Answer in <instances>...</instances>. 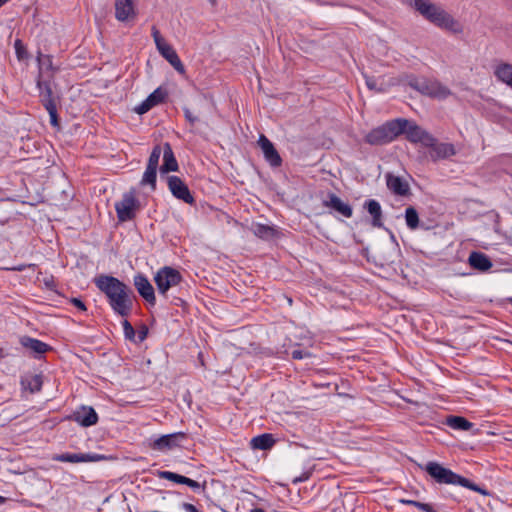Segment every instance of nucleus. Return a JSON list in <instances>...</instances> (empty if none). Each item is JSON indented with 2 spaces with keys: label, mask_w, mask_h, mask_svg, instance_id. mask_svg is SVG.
Wrapping results in <instances>:
<instances>
[{
  "label": "nucleus",
  "mask_w": 512,
  "mask_h": 512,
  "mask_svg": "<svg viewBox=\"0 0 512 512\" xmlns=\"http://www.w3.org/2000/svg\"><path fill=\"white\" fill-rule=\"evenodd\" d=\"M95 286L106 296L113 312L127 317L133 309L134 294L132 289L118 278L101 274L94 278Z\"/></svg>",
  "instance_id": "obj_1"
},
{
  "label": "nucleus",
  "mask_w": 512,
  "mask_h": 512,
  "mask_svg": "<svg viewBox=\"0 0 512 512\" xmlns=\"http://www.w3.org/2000/svg\"><path fill=\"white\" fill-rule=\"evenodd\" d=\"M421 468L427 472L438 484L459 485L472 491L478 492L484 496L491 495V493L485 488L442 466L438 462L429 461L424 466H421Z\"/></svg>",
  "instance_id": "obj_2"
},
{
  "label": "nucleus",
  "mask_w": 512,
  "mask_h": 512,
  "mask_svg": "<svg viewBox=\"0 0 512 512\" xmlns=\"http://www.w3.org/2000/svg\"><path fill=\"white\" fill-rule=\"evenodd\" d=\"M411 4L416 11L434 25L442 29L458 31V23L440 6L431 3L429 0H411Z\"/></svg>",
  "instance_id": "obj_3"
},
{
  "label": "nucleus",
  "mask_w": 512,
  "mask_h": 512,
  "mask_svg": "<svg viewBox=\"0 0 512 512\" xmlns=\"http://www.w3.org/2000/svg\"><path fill=\"white\" fill-rule=\"evenodd\" d=\"M407 119L396 118L372 129L364 138V141L372 146H382L394 141L403 134Z\"/></svg>",
  "instance_id": "obj_4"
},
{
  "label": "nucleus",
  "mask_w": 512,
  "mask_h": 512,
  "mask_svg": "<svg viewBox=\"0 0 512 512\" xmlns=\"http://www.w3.org/2000/svg\"><path fill=\"white\" fill-rule=\"evenodd\" d=\"M182 280L180 272L169 266L160 268L154 276L157 290L163 296H166L169 289L179 285Z\"/></svg>",
  "instance_id": "obj_5"
},
{
  "label": "nucleus",
  "mask_w": 512,
  "mask_h": 512,
  "mask_svg": "<svg viewBox=\"0 0 512 512\" xmlns=\"http://www.w3.org/2000/svg\"><path fill=\"white\" fill-rule=\"evenodd\" d=\"M140 203L133 192L125 193L122 199L115 203V210L120 222H127L135 218Z\"/></svg>",
  "instance_id": "obj_6"
},
{
  "label": "nucleus",
  "mask_w": 512,
  "mask_h": 512,
  "mask_svg": "<svg viewBox=\"0 0 512 512\" xmlns=\"http://www.w3.org/2000/svg\"><path fill=\"white\" fill-rule=\"evenodd\" d=\"M403 134L406 135V139L409 142L414 144L420 143L424 147L434 144V136L432 134L417 125L414 121H410L408 119L403 130Z\"/></svg>",
  "instance_id": "obj_7"
},
{
  "label": "nucleus",
  "mask_w": 512,
  "mask_h": 512,
  "mask_svg": "<svg viewBox=\"0 0 512 512\" xmlns=\"http://www.w3.org/2000/svg\"><path fill=\"white\" fill-rule=\"evenodd\" d=\"M167 183L170 192L175 198L190 205L194 204L195 199L188 186L178 176H169Z\"/></svg>",
  "instance_id": "obj_8"
},
{
  "label": "nucleus",
  "mask_w": 512,
  "mask_h": 512,
  "mask_svg": "<svg viewBox=\"0 0 512 512\" xmlns=\"http://www.w3.org/2000/svg\"><path fill=\"white\" fill-rule=\"evenodd\" d=\"M186 438V434L183 432H176L172 434L162 435L155 439L151 444L153 450L157 451H168L175 447L180 446V443Z\"/></svg>",
  "instance_id": "obj_9"
},
{
  "label": "nucleus",
  "mask_w": 512,
  "mask_h": 512,
  "mask_svg": "<svg viewBox=\"0 0 512 512\" xmlns=\"http://www.w3.org/2000/svg\"><path fill=\"white\" fill-rule=\"evenodd\" d=\"M133 283L139 295L150 305H155V291L148 278L145 275L139 273L134 276Z\"/></svg>",
  "instance_id": "obj_10"
},
{
  "label": "nucleus",
  "mask_w": 512,
  "mask_h": 512,
  "mask_svg": "<svg viewBox=\"0 0 512 512\" xmlns=\"http://www.w3.org/2000/svg\"><path fill=\"white\" fill-rule=\"evenodd\" d=\"M415 87L422 93L439 99H445L451 94L450 90L438 81L425 80L417 83Z\"/></svg>",
  "instance_id": "obj_11"
},
{
  "label": "nucleus",
  "mask_w": 512,
  "mask_h": 512,
  "mask_svg": "<svg viewBox=\"0 0 512 512\" xmlns=\"http://www.w3.org/2000/svg\"><path fill=\"white\" fill-rule=\"evenodd\" d=\"M258 144L264 154L265 160L272 167H279L282 164V159L278 151L275 149L273 143L265 135H260Z\"/></svg>",
  "instance_id": "obj_12"
},
{
  "label": "nucleus",
  "mask_w": 512,
  "mask_h": 512,
  "mask_svg": "<svg viewBox=\"0 0 512 512\" xmlns=\"http://www.w3.org/2000/svg\"><path fill=\"white\" fill-rule=\"evenodd\" d=\"M70 419L83 427H90L98 422V415L94 408L90 406H82L73 412Z\"/></svg>",
  "instance_id": "obj_13"
},
{
  "label": "nucleus",
  "mask_w": 512,
  "mask_h": 512,
  "mask_svg": "<svg viewBox=\"0 0 512 512\" xmlns=\"http://www.w3.org/2000/svg\"><path fill=\"white\" fill-rule=\"evenodd\" d=\"M159 53L171 64V66L180 74L185 73V67L177 55L175 49L168 43H163L157 47Z\"/></svg>",
  "instance_id": "obj_14"
},
{
  "label": "nucleus",
  "mask_w": 512,
  "mask_h": 512,
  "mask_svg": "<svg viewBox=\"0 0 512 512\" xmlns=\"http://www.w3.org/2000/svg\"><path fill=\"white\" fill-rule=\"evenodd\" d=\"M37 87L39 89L40 102L45 108L57 105L58 97L54 95L50 81L38 79Z\"/></svg>",
  "instance_id": "obj_15"
},
{
  "label": "nucleus",
  "mask_w": 512,
  "mask_h": 512,
  "mask_svg": "<svg viewBox=\"0 0 512 512\" xmlns=\"http://www.w3.org/2000/svg\"><path fill=\"white\" fill-rule=\"evenodd\" d=\"M431 148L430 156L433 161H437L440 159H447L456 154V149L451 143H438L437 139L434 137V144L431 146H427Z\"/></svg>",
  "instance_id": "obj_16"
},
{
  "label": "nucleus",
  "mask_w": 512,
  "mask_h": 512,
  "mask_svg": "<svg viewBox=\"0 0 512 512\" xmlns=\"http://www.w3.org/2000/svg\"><path fill=\"white\" fill-rule=\"evenodd\" d=\"M135 6L133 0H115V18L125 22L135 17Z\"/></svg>",
  "instance_id": "obj_17"
},
{
  "label": "nucleus",
  "mask_w": 512,
  "mask_h": 512,
  "mask_svg": "<svg viewBox=\"0 0 512 512\" xmlns=\"http://www.w3.org/2000/svg\"><path fill=\"white\" fill-rule=\"evenodd\" d=\"M388 189L395 195L407 196L410 194V186L407 181L391 173L386 175Z\"/></svg>",
  "instance_id": "obj_18"
},
{
  "label": "nucleus",
  "mask_w": 512,
  "mask_h": 512,
  "mask_svg": "<svg viewBox=\"0 0 512 512\" xmlns=\"http://www.w3.org/2000/svg\"><path fill=\"white\" fill-rule=\"evenodd\" d=\"M100 458L101 456L90 453H62L53 457L55 461L69 463L95 462Z\"/></svg>",
  "instance_id": "obj_19"
},
{
  "label": "nucleus",
  "mask_w": 512,
  "mask_h": 512,
  "mask_svg": "<svg viewBox=\"0 0 512 512\" xmlns=\"http://www.w3.org/2000/svg\"><path fill=\"white\" fill-rule=\"evenodd\" d=\"M324 206L329 207L346 218H350L353 215L352 207L343 202L336 194L330 193L328 200L324 201Z\"/></svg>",
  "instance_id": "obj_20"
},
{
  "label": "nucleus",
  "mask_w": 512,
  "mask_h": 512,
  "mask_svg": "<svg viewBox=\"0 0 512 512\" xmlns=\"http://www.w3.org/2000/svg\"><path fill=\"white\" fill-rule=\"evenodd\" d=\"M20 343L24 348L31 351L34 357H38L51 349L48 344L29 336L21 337Z\"/></svg>",
  "instance_id": "obj_21"
},
{
  "label": "nucleus",
  "mask_w": 512,
  "mask_h": 512,
  "mask_svg": "<svg viewBox=\"0 0 512 512\" xmlns=\"http://www.w3.org/2000/svg\"><path fill=\"white\" fill-rule=\"evenodd\" d=\"M178 170V163L169 143L163 146V164L160 167L161 173L175 172Z\"/></svg>",
  "instance_id": "obj_22"
},
{
  "label": "nucleus",
  "mask_w": 512,
  "mask_h": 512,
  "mask_svg": "<svg viewBox=\"0 0 512 512\" xmlns=\"http://www.w3.org/2000/svg\"><path fill=\"white\" fill-rule=\"evenodd\" d=\"M251 231L255 236L266 241L272 240L279 235L278 230L274 226L260 223L252 224Z\"/></svg>",
  "instance_id": "obj_23"
},
{
  "label": "nucleus",
  "mask_w": 512,
  "mask_h": 512,
  "mask_svg": "<svg viewBox=\"0 0 512 512\" xmlns=\"http://www.w3.org/2000/svg\"><path fill=\"white\" fill-rule=\"evenodd\" d=\"M364 208L372 216V225L377 228L383 227L382 208L378 201L374 199L367 200Z\"/></svg>",
  "instance_id": "obj_24"
},
{
  "label": "nucleus",
  "mask_w": 512,
  "mask_h": 512,
  "mask_svg": "<svg viewBox=\"0 0 512 512\" xmlns=\"http://www.w3.org/2000/svg\"><path fill=\"white\" fill-rule=\"evenodd\" d=\"M469 264L479 271H487L492 267V262L488 256L481 252H472L468 258Z\"/></svg>",
  "instance_id": "obj_25"
},
{
  "label": "nucleus",
  "mask_w": 512,
  "mask_h": 512,
  "mask_svg": "<svg viewBox=\"0 0 512 512\" xmlns=\"http://www.w3.org/2000/svg\"><path fill=\"white\" fill-rule=\"evenodd\" d=\"M250 444L252 448L257 450H268L275 444V439L272 434L264 433L253 437Z\"/></svg>",
  "instance_id": "obj_26"
},
{
  "label": "nucleus",
  "mask_w": 512,
  "mask_h": 512,
  "mask_svg": "<svg viewBox=\"0 0 512 512\" xmlns=\"http://www.w3.org/2000/svg\"><path fill=\"white\" fill-rule=\"evenodd\" d=\"M21 385L24 389L31 393L40 391L42 387V378L40 375H26L21 378Z\"/></svg>",
  "instance_id": "obj_27"
},
{
  "label": "nucleus",
  "mask_w": 512,
  "mask_h": 512,
  "mask_svg": "<svg viewBox=\"0 0 512 512\" xmlns=\"http://www.w3.org/2000/svg\"><path fill=\"white\" fill-rule=\"evenodd\" d=\"M495 76L497 79L512 88V65L504 63L496 67Z\"/></svg>",
  "instance_id": "obj_28"
},
{
  "label": "nucleus",
  "mask_w": 512,
  "mask_h": 512,
  "mask_svg": "<svg viewBox=\"0 0 512 512\" xmlns=\"http://www.w3.org/2000/svg\"><path fill=\"white\" fill-rule=\"evenodd\" d=\"M446 424L455 430L468 431L472 428L473 424L466 418L461 416H450L446 420Z\"/></svg>",
  "instance_id": "obj_29"
},
{
  "label": "nucleus",
  "mask_w": 512,
  "mask_h": 512,
  "mask_svg": "<svg viewBox=\"0 0 512 512\" xmlns=\"http://www.w3.org/2000/svg\"><path fill=\"white\" fill-rule=\"evenodd\" d=\"M157 169L156 167L146 166L144 174L141 179V185H149L151 190L154 191L156 189V180H157Z\"/></svg>",
  "instance_id": "obj_30"
},
{
  "label": "nucleus",
  "mask_w": 512,
  "mask_h": 512,
  "mask_svg": "<svg viewBox=\"0 0 512 512\" xmlns=\"http://www.w3.org/2000/svg\"><path fill=\"white\" fill-rule=\"evenodd\" d=\"M37 61H38L40 73L51 72L50 76L52 77L53 74L58 70L56 67H54L52 57L50 55H44V54L39 53V55L37 57Z\"/></svg>",
  "instance_id": "obj_31"
},
{
  "label": "nucleus",
  "mask_w": 512,
  "mask_h": 512,
  "mask_svg": "<svg viewBox=\"0 0 512 512\" xmlns=\"http://www.w3.org/2000/svg\"><path fill=\"white\" fill-rule=\"evenodd\" d=\"M405 221L409 229L415 230L419 226V215L413 206H409L405 210Z\"/></svg>",
  "instance_id": "obj_32"
},
{
  "label": "nucleus",
  "mask_w": 512,
  "mask_h": 512,
  "mask_svg": "<svg viewBox=\"0 0 512 512\" xmlns=\"http://www.w3.org/2000/svg\"><path fill=\"white\" fill-rule=\"evenodd\" d=\"M158 476L161 479L169 480L177 484H185L188 477L171 472V471H159Z\"/></svg>",
  "instance_id": "obj_33"
},
{
  "label": "nucleus",
  "mask_w": 512,
  "mask_h": 512,
  "mask_svg": "<svg viewBox=\"0 0 512 512\" xmlns=\"http://www.w3.org/2000/svg\"><path fill=\"white\" fill-rule=\"evenodd\" d=\"M166 96L167 93L164 90H162L161 88H157L147 97V99L149 100V102H151V104L154 107L162 103Z\"/></svg>",
  "instance_id": "obj_34"
},
{
  "label": "nucleus",
  "mask_w": 512,
  "mask_h": 512,
  "mask_svg": "<svg viewBox=\"0 0 512 512\" xmlns=\"http://www.w3.org/2000/svg\"><path fill=\"white\" fill-rule=\"evenodd\" d=\"M163 152L160 145H156L153 147L152 152L149 156L147 166H152L158 168L159 165V159L161 156V153Z\"/></svg>",
  "instance_id": "obj_35"
},
{
  "label": "nucleus",
  "mask_w": 512,
  "mask_h": 512,
  "mask_svg": "<svg viewBox=\"0 0 512 512\" xmlns=\"http://www.w3.org/2000/svg\"><path fill=\"white\" fill-rule=\"evenodd\" d=\"M122 326H123L125 338L132 342H136V332H135L133 326L131 325V323L125 319L122 322Z\"/></svg>",
  "instance_id": "obj_36"
},
{
  "label": "nucleus",
  "mask_w": 512,
  "mask_h": 512,
  "mask_svg": "<svg viewBox=\"0 0 512 512\" xmlns=\"http://www.w3.org/2000/svg\"><path fill=\"white\" fill-rule=\"evenodd\" d=\"M15 52L19 60H23L27 57V50L23 45L22 41L17 39L14 43Z\"/></svg>",
  "instance_id": "obj_37"
},
{
  "label": "nucleus",
  "mask_w": 512,
  "mask_h": 512,
  "mask_svg": "<svg viewBox=\"0 0 512 512\" xmlns=\"http://www.w3.org/2000/svg\"><path fill=\"white\" fill-rule=\"evenodd\" d=\"M152 108H153V105L146 98L141 104H139L138 106H136L134 108V112L139 115H143V114L147 113Z\"/></svg>",
  "instance_id": "obj_38"
},
{
  "label": "nucleus",
  "mask_w": 512,
  "mask_h": 512,
  "mask_svg": "<svg viewBox=\"0 0 512 512\" xmlns=\"http://www.w3.org/2000/svg\"><path fill=\"white\" fill-rule=\"evenodd\" d=\"M50 116V124L53 127H59V119L57 114V105L49 108H45Z\"/></svg>",
  "instance_id": "obj_39"
},
{
  "label": "nucleus",
  "mask_w": 512,
  "mask_h": 512,
  "mask_svg": "<svg viewBox=\"0 0 512 512\" xmlns=\"http://www.w3.org/2000/svg\"><path fill=\"white\" fill-rule=\"evenodd\" d=\"M50 116V124L53 127H59V119L57 114V105L49 108H45Z\"/></svg>",
  "instance_id": "obj_40"
},
{
  "label": "nucleus",
  "mask_w": 512,
  "mask_h": 512,
  "mask_svg": "<svg viewBox=\"0 0 512 512\" xmlns=\"http://www.w3.org/2000/svg\"><path fill=\"white\" fill-rule=\"evenodd\" d=\"M184 117L189 122L190 125H195L199 118L195 116L192 111L188 107H183Z\"/></svg>",
  "instance_id": "obj_41"
},
{
  "label": "nucleus",
  "mask_w": 512,
  "mask_h": 512,
  "mask_svg": "<svg viewBox=\"0 0 512 512\" xmlns=\"http://www.w3.org/2000/svg\"><path fill=\"white\" fill-rule=\"evenodd\" d=\"M310 356H311V353L307 350L294 349L291 352V357L296 360L304 359V358H307Z\"/></svg>",
  "instance_id": "obj_42"
},
{
  "label": "nucleus",
  "mask_w": 512,
  "mask_h": 512,
  "mask_svg": "<svg viewBox=\"0 0 512 512\" xmlns=\"http://www.w3.org/2000/svg\"><path fill=\"white\" fill-rule=\"evenodd\" d=\"M151 34H152V37L154 39V42L156 44V47L162 45L163 43H165L166 41L164 40V38L161 36L159 30L153 26L152 29H151Z\"/></svg>",
  "instance_id": "obj_43"
},
{
  "label": "nucleus",
  "mask_w": 512,
  "mask_h": 512,
  "mask_svg": "<svg viewBox=\"0 0 512 512\" xmlns=\"http://www.w3.org/2000/svg\"><path fill=\"white\" fill-rule=\"evenodd\" d=\"M148 334V328L146 326H142L140 330H138L136 334V342H143Z\"/></svg>",
  "instance_id": "obj_44"
},
{
  "label": "nucleus",
  "mask_w": 512,
  "mask_h": 512,
  "mask_svg": "<svg viewBox=\"0 0 512 512\" xmlns=\"http://www.w3.org/2000/svg\"><path fill=\"white\" fill-rule=\"evenodd\" d=\"M181 508L185 511V512H203L202 510H200L199 508H197L195 505L191 504V503H188V502H183L181 503Z\"/></svg>",
  "instance_id": "obj_45"
},
{
  "label": "nucleus",
  "mask_w": 512,
  "mask_h": 512,
  "mask_svg": "<svg viewBox=\"0 0 512 512\" xmlns=\"http://www.w3.org/2000/svg\"><path fill=\"white\" fill-rule=\"evenodd\" d=\"M184 485L189 486L194 491H198L201 489V484L191 478H187Z\"/></svg>",
  "instance_id": "obj_46"
},
{
  "label": "nucleus",
  "mask_w": 512,
  "mask_h": 512,
  "mask_svg": "<svg viewBox=\"0 0 512 512\" xmlns=\"http://www.w3.org/2000/svg\"><path fill=\"white\" fill-rule=\"evenodd\" d=\"M71 303L81 311L87 310L85 303L79 298H72Z\"/></svg>",
  "instance_id": "obj_47"
},
{
  "label": "nucleus",
  "mask_w": 512,
  "mask_h": 512,
  "mask_svg": "<svg viewBox=\"0 0 512 512\" xmlns=\"http://www.w3.org/2000/svg\"><path fill=\"white\" fill-rule=\"evenodd\" d=\"M32 265H25V264H21V265H18V266H13V267H10V268H5L6 270H9V271H24L27 267H31Z\"/></svg>",
  "instance_id": "obj_48"
},
{
  "label": "nucleus",
  "mask_w": 512,
  "mask_h": 512,
  "mask_svg": "<svg viewBox=\"0 0 512 512\" xmlns=\"http://www.w3.org/2000/svg\"><path fill=\"white\" fill-rule=\"evenodd\" d=\"M310 474L309 473H304L303 475H301L300 477H296L294 480H293V483L296 484V483H299V482H304L306 480H308Z\"/></svg>",
  "instance_id": "obj_49"
},
{
  "label": "nucleus",
  "mask_w": 512,
  "mask_h": 512,
  "mask_svg": "<svg viewBox=\"0 0 512 512\" xmlns=\"http://www.w3.org/2000/svg\"><path fill=\"white\" fill-rule=\"evenodd\" d=\"M366 84L368 86V88L370 90H375L376 89V83H375V80H373L372 78H367L366 79Z\"/></svg>",
  "instance_id": "obj_50"
},
{
  "label": "nucleus",
  "mask_w": 512,
  "mask_h": 512,
  "mask_svg": "<svg viewBox=\"0 0 512 512\" xmlns=\"http://www.w3.org/2000/svg\"><path fill=\"white\" fill-rule=\"evenodd\" d=\"M251 512H265V511L261 508H254L251 510Z\"/></svg>",
  "instance_id": "obj_51"
},
{
  "label": "nucleus",
  "mask_w": 512,
  "mask_h": 512,
  "mask_svg": "<svg viewBox=\"0 0 512 512\" xmlns=\"http://www.w3.org/2000/svg\"><path fill=\"white\" fill-rule=\"evenodd\" d=\"M9 0H0V8L7 3Z\"/></svg>",
  "instance_id": "obj_52"
},
{
  "label": "nucleus",
  "mask_w": 512,
  "mask_h": 512,
  "mask_svg": "<svg viewBox=\"0 0 512 512\" xmlns=\"http://www.w3.org/2000/svg\"><path fill=\"white\" fill-rule=\"evenodd\" d=\"M4 501V498L0 496V504Z\"/></svg>",
  "instance_id": "obj_53"
},
{
  "label": "nucleus",
  "mask_w": 512,
  "mask_h": 512,
  "mask_svg": "<svg viewBox=\"0 0 512 512\" xmlns=\"http://www.w3.org/2000/svg\"><path fill=\"white\" fill-rule=\"evenodd\" d=\"M211 2L212 5L215 4V0H209Z\"/></svg>",
  "instance_id": "obj_54"
},
{
  "label": "nucleus",
  "mask_w": 512,
  "mask_h": 512,
  "mask_svg": "<svg viewBox=\"0 0 512 512\" xmlns=\"http://www.w3.org/2000/svg\"><path fill=\"white\" fill-rule=\"evenodd\" d=\"M509 302L512 304V297L509 299Z\"/></svg>",
  "instance_id": "obj_55"
}]
</instances>
